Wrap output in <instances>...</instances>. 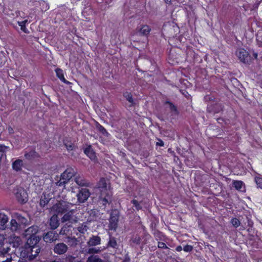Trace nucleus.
Wrapping results in <instances>:
<instances>
[{
  "label": "nucleus",
  "mask_w": 262,
  "mask_h": 262,
  "mask_svg": "<svg viewBox=\"0 0 262 262\" xmlns=\"http://www.w3.org/2000/svg\"><path fill=\"white\" fill-rule=\"evenodd\" d=\"M20 257L18 262H31L40 252L39 246L28 248H20Z\"/></svg>",
  "instance_id": "nucleus-1"
},
{
  "label": "nucleus",
  "mask_w": 262,
  "mask_h": 262,
  "mask_svg": "<svg viewBox=\"0 0 262 262\" xmlns=\"http://www.w3.org/2000/svg\"><path fill=\"white\" fill-rule=\"evenodd\" d=\"M73 206L72 203L65 201H59L51 208V211L57 214H62L70 210Z\"/></svg>",
  "instance_id": "nucleus-2"
},
{
  "label": "nucleus",
  "mask_w": 262,
  "mask_h": 262,
  "mask_svg": "<svg viewBox=\"0 0 262 262\" xmlns=\"http://www.w3.org/2000/svg\"><path fill=\"white\" fill-rule=\"evenodd\" d=\"M120 213L118 210H112L108 219V227L109 230L115 231L118 228Z\"/></svg>",
  "instance_id": "nucleus-3"
},
{
  "label": "nucleus",
  "mask_w": 262,
  "mask_h": 262,
  "mask_svg": "<svg viewBox=\"0 0 262 262\" xmlns=\"http://www.w3.org/2000/svg\"><path fill=\"white\" fill-rule=\"evenodd\" d=\"M13 192L17 200L20 203L24 204L28 201V193L24 188L16 187L14 189Z\"/></svg>",
  "instance_id": "nucleus-4"
},
{
  "label": "nucleus",
  "mask_w": 262,
  "mask_h": 262,
  "mask_svg": "<svg viewBox=\"0 0 262 262\" xmlns=\"http://www.w3.org/2000/svg\"><path fill=\"white\" fill-rule=\"evenodd\" d=\"M236 55L241 61L245 63H249L251 58L249 53L244 49H239L236 52Z\"/></svg>",
  "instance_id": "nucleus-5"
},
{
  "label": "nucleus",
  "mask_w": 262,
  "mask_h": 262,
  "mask_svg": "<svg viewBox=\"0 0 262 262\" xmlns=\"http://www.w3.org/2000/svg\"><path fill=\"white\" fill-rule=\"evenodd\" d=\"M69 249L68 245L63 243H58L55 245L53 250L54 253L57 255H63L66 254Z\"/></svg>",
  "instance_id": "nucleus-6"
},
{
  "label": "nucleus",
  "mask_w": 262,
  "mask_h": 262,
  "mask_svg": "<svg viewBox=\"0 0 262 262\" xmlns=\"http://www.w3.org/2000/svg\"><path fill=\"white\" fill-rule=\"evenodd\" d=\"M61 221L62 223L69 222L71 224L77 222L76 217L74 215V210L71 208L70 210L66 212L61 217Z\"/></svg>",
  "instance_id": "nucleus-7"
},
{
  "label": "nucleus",
  "mask_w": 262,
  "mask_h": 262,
  "mask_svg": "<svg viewBox=\"0 0 262 262\" xmlns=\"http://www.w3.org/2000/svg\"><path fill=\"white\" fill-rule=\"evenodd\" d=\"M90 195V192L89 189L86 188H81L77 194V200L80 203L86 201Z\"/></svg>",
  "instance_id": "nucleus-8"
},
{
  "label": "nucleus",
  "mask_w": 262,
  "mask_h": 262,
  "mask_svg": "<svg viewBox=\"0 0 262 262\" xmlns=\"http://www.w3.org/2000/svg\"><path fill=\"white\" fill-rule=\"evenodd\" d=\"M10 250V249L8 247L6 248H3V249H0V257L3 259L1 262L12 261V256L9 253Z\"/></svg>",
  "instance_id": "nucleus-9"
},
{
  "label": "nucleus",
  "mask_w": 262,
  "mask_h": 262,
  "mask_svg": "<svg viewBox=\"0 0 262 262\" xmlns=\"http://www.w3.org/2000/svg\"><path fill=\"white\" fill-rule=\"evenodd\" d=\"M40 240V238L38 236H32L28 237L27 242L24 247L21 248H28L33 247L34 246H38V243Z\"/></svg>",
  "instance_id": "nucleus-10"
},
{
  "label": "nucleus",
  "mask_w": 262,
  "mask_h": 262,
  "mask_svg": "<svg viewBox=\"0 0 262 262\" xmlns=\"http://www.w3.org/2000/svg\"><path fill=\"white\" fill-rule=\"evenodd\" d=\"M98 188L101 191V197H102L106 192H111L110 190L107 188L106 180L104 178H102L98 183Z\"/></svg>",
  "instance_id": "nucleus-11"
},
{
  "label": "nucleus",
  "mask_w": 262,
  "mask_h": 262,
  "mask_svg": "<svg viewBox=\"0 0 262 262\" xmlns=\"http://www.w3.org/2000/svg\"><path fill=\"white\" fill-rule=\"evenodd\" d=\"M66 174H64L62 173L60 175V177H56L55 178V180L56 182L55 184L57 186L60 187H64L66 184H67L69 181L70 180L67 176H66Z\"/></svg>",
  "instance_id": "nucleus-12"
},
{
  "label": "nucleus",
  "mask_w": 262,
  "mask_h": 262,
  "mask_svg": "<svg viewBox=\"0 0 262 262\" xmlns=\"http://www.w3.org/2000/svg\"><path fill=\"white\" fill-rule=\"evenodd\" d=\"M58 238V234L53 231H49L46 233L43 237V239L46 243H52L56 241Z\"/></svg>",
  "instance_id": "nucleus-13"
},
{
  "label": "nucleus",
  "mask_w": 262,
  "mask_h": 262,
  "mask_svg": "<svg viewBox=\"0 0 262 262\" xmlns=\"http://www.w3.org/2000/svg\"><path fill=\"white\" fill-rule=\"evenodd\" d=\"M101 238L98 235H92L90 237L87 242V245L89 247H94L99 245L101 244Z\"/></svg>",
  "instance_id": "nucleus-14"
},
{
  "label": "nucleus",
  "mask_w": 262,
  "mask_h": 262,
  "mask_svg": "<svg viewBox=\"0 0 262 262\" xmlns=\"http://www.w3.org/2000/svg\"><path fill=\"white\" fill-rule=\"evenodd\" d=\"M75 182L79 186H89L90 185V183L79 174L75 176Z\"/></svg>",
  "instance_id": "nucleus-15"
},
{
  "label": "nucleus",
  "mask_w": 262,
  "mask_h": 262,
  "mask_svg": "<svg viewBox=\"0 0 262 262\" xmlns=\"http://www.w3.org/2000/svg\"><path fill=\"white\" fill-rule=\"evenodd\" d=\"M9 228L12 232H17L21 229V224L16 219H12L10 222Z\"/></svg>",
  "instance_id": "nucleus-16"
},
{
  "label": "nucleus",
  "mask_w": 262,
  "mask_h": 262,
  "mask_svg": "<svg viewBox=\"0 0 262 262\" xmlns=\"http://www.w3.org/2000/svg\"><path fill=\"white\" fill-rule=\"evenodd\" d=\"M24 166L23 161L19 159L15 160L12 163V167L13 170L16 172L20 171Z\"/></svg>",
  "instance_id": "nucleus-17"
},
{
  "label": "nucleus",
  "mask_w": 262,
  "mask_h": 262,
  "mask_svg": "<svg viewBox=\"0 0 262 262\" xmlns=\"http://www.w3.org/2000/svg\"><path fill=\"white\" fill-rule=\"evenodd\" d=\"M49 224L52 229H55L59 226V220L57 214H54L51 216Z\"/></svg>",
  "instance_id": "nucleus-18"
},
{
  "label": "nucleus",
  "mask_w": 262,
  "mask_h": 262,
  "mask_svg": "<svg viewBox=\"0 0 262 262\" xmlns=\"http://www.w3.org/2000/svg\"><path fill=\"white\" fill-rule=\"evenodd\" d=\"M8 221V217L4 213L0 211V230L6 229Z\"/></svg>",
  "instance_id": "nucleus-19"
},
{
  "label": "nucleus",
  "mask_w": 262,
  "mask_h": 262,
  "mask_svg": "<svg viewBox=\"0 0 262 262\" xmlns=\"http://www.w3.org/2000/svg\"><path fill=\"white\" fill-rule=\"evenodd\" d=\"M38 228L36 226H32L25 231V235L31 237L32 236H36V234L38 232Z\"/></svg>",
  "instance_id": "nucleus-20"
},
{
  "label": "nucleus",
  "mask_w": 262,
  "mask_h": 262,
  "mask_svg": "<svg viewBox=\"0 0 262 262\" xmlns=\"http://www.w3.org/2000/svg\"><path fill=\"white\" fill-rule=\"evenodd\" d=\"M10 243L13 247H18L22 244L23 242L19 236L13 235L10 237Z\"/></svg>",
  "instance_id": "nucleus-21"
},
{
  "label": "nucleus",
  "mask_w": 262,
  "mask_h": 262,
  "mask_svg": "<svg viewBox=\"0 0 262 262\" xmlns=\"http://www.w3.org/2000/svg\"><path fill=\"white\" fill-rule=\"evenodd\" d=\"M64 174H66V176L69 178L70 180L73 177H75L76 175V171L75 169L72 167H69L66 169V170L63 172Z\"/></svg>",
  "instance_id": "nucleus-22"
},
{
  "label": "nucleus",
  "mask_w": 262,
  "mask_h": 262,
  "mask_svg": "<svg viewBox=\"0 0 262 262\" xmlns=\"http://www.w3.org/2000/svg\"><path fill=\"white\" fill-rule=\"evenodd\" d=\"M56 75L60 79L61 81L66 84H69L70 82L67 81L64 77L63 71L60 69H56L55 70Z\"/></svg>",
  "instance_id": "nucleus-23"
},
{
  "label": "nucleus",
  "mask_w": 262,
  "mask_h": 262,
  "mask_svg": "<svg viewBox=\"0 0 262 262\" xmlns=\"http://www.w3.org/2000/svg\"><path fill=\"white\" fill-rule=\"evenodd\" d=\"M24 157L26 159L31 160L37 157V154L34 150H31L29 152H26Z\"/></svg>",
  "instance_id": "nucleus-24"
},
{
  "label": "nucleus",
  "mask_w": 262,
  "mask_h": 262,
  "mask_svg": "<svg viewBox=\"0 0 262 262\" xmlns=\"http://www.w3.org/2000/svg\"><path fill=\"white\" fill-rule=\"evenodd\" d=\"M84 153L91 159H95L96 156L95 152L91 148V146H90L88 148L84 149Z\"/></svg>",
  "instance_id": "nucleus-25"
},
{
  "label": "nucleus",
  "mask_w": 262,
  "mask_h": 262,
  "mask_svg": "<svg viewBox=\"0 0 262 262\" xmlns=\"http://www.w3.org/2000/svg\"><path fill=\"white\" fill-rule=\"evenodd\" d=\"M233 185L234 187H235V188L236 190H237L238 191H243V188L244 183L242 181H234L233 182Z\"/></svg>",
  "instance_id": "nucleus-26"
},
{
  "label": "nucleus",
  "mask_w": 262,
  "mask_h": 262,
  "mask_svg": "<svg viewBox=\"0 0 262 262\" xmlns=\"http://www.w3.org/2000/svg\"><path fill=\"white\" fill-rule=\"evenodd\" d=\"M50 200L49 196H47L45 194L41 196L40 200V205L41 207H45V205L48 204Z\"/></svg>",
  "instance_id": "nucleus-27"
},
{
  "label": "nucleus",
  "mask_w": 262,
  "mask_h": 262,
  "mask_svg": "<svg viewBox=\"0 0 262 262\" xmlns=\"http://www.w3.org/2000/svg\"><path fill=\"white\" fill-rule=\"evenodd\" d=\"M78 241L75 237L68 236L67 243L72 247H75L77 245Z\"/></svg>",
  "instance_id": "nucleus-28"
},
{
  "label": "nucleus",
  "mask_w": 262,
  "mask_h": 262,
  "mask_svg": "<svg viewBox=\"0 0 262 262\" xmlns=\"http://www.w3.org/2000/svg\"><path fill=\"white\" fill-rule=\"evenodd\" d=\"M118 246L116 238L114 237L110 236V239L108 242L107 247H110L113 248H117Z\"/></svg>",
  "instance_id": "nucleus-29"
},
{
  "label": "nucleus",
  "mask_w": 262,
  "mask_h": 262,
  "mask_svg": "<svg viewBox=\"0 0 262 262\" xmlns=\"http://www.w3.org/2000/svg\"><path fill=\"white\" fill-rule=\"evenodd\" d=\"M87 262H103V260L97 255H92L89 256L87 259Z\"/></svg>",
  "instance_id": "nucleus-30"
},
{
  "label": "nucleus",
  "mask_w": 262,
  "mask_h": 262,
  "mask_svg": "<svg viewBox=\"0 0 262 262\" xmlns=\"http://www.w3.org/2000/svg\"><path fill=\"white\" fill-rule=\"evenodd\" d=\"M111 192H107L104 194V195L102 197L103 198L102 201L103 205L108 203L111 201Z\"/></svg>",
  "instance_id": "nucleus-31"
},
{
  "label": "nucleus",
  "mask_w": 262,
  "mask_h": 262,
  "mask_svg": "<svg viewBox=\"0 0 262 262\" xmlns=\"http://www.w3.org/2000/svg\"><path fill=\"white\" fill-rule=\"evenodd\" d=\"M102 250L100 248H90L88 250V253L97 254L100 253Z\"/></svg>",
  "instance_id": "nucleus-32"
},
{
  "label": "nucleus",
  "mask_w": 262,
  "mask_h": 262,
  "mask_svg": "<svg viewBox=\"0 0 262 262\" xmlns=\"http://www.w3.org/2000/svg\"><path fill=\"white\" fill-rule=\"evenodd\" d=\"M150 29L149 27L148 26H143L140 29V32L143 35H147L149 33Z\"/></svg>",
  "instance_id": "nucleus-33"
},
{
  "label": "nucleus",
  "mask_w": 262,
  "mask_h": 262,
  "mask_svg": "<svg viewBox=\"0 0 262 262\" xmlns=\"http://www.w3.org/2000/svg\"><path fill=\"white\" fill-rule=\"evenodd\" d=\"M27 21H28L27 20H23L21 21L18 22L19 26L20 27L21 30L25 33L28 32L27 29L25 27V25H26V23H27Z\"/></svg>",
  "instance_id": "nucleus-34"
},
{
  "label": "nucleus",
  "mask_w": 262,
  "mask_h": 262,
  "mask_svg": "<svg viewBox=\"0 0 262 262\" xmlns=\"http://www.w3.org/2000/svg\"><path fill=\"white\" fill-rule=\"evenodd\" d=\"M16 220L17 221L18 223H20V224H21V228L22 226L25 225L27 222V220L25 217H23L20 215L17 216Z\"/></svg>",
  "instance_id": "nucleus-35"
},
{
  "label": "nucleus",
  "mask_w": 262,
  "mask_h": 262,
  "mask_svg": "<svg viewBox=\"0 0 262 262\" xmlns=\"http://www.w3.org/2000/svg\"><path fill=\"white\" fill-rule=\"evenodd\" d=\"M88 227L85 224H82L77 227L78 231L81 233H84L88 230Z\"/></svg>",
  "instance_id": "nucleus-36"
},
{
  "label": "nucleus",
  "mask_w": 262,
  "mask_h": 262,
  "mask_svg": "<svg viewBox=\"0 0 262 262\" xmlns=\"http://www.w3.org/2000/svg\"><path fill=\"white\" fill-rule=\"evenodd\" d=\"M124 96L125 97L126 100L132 104L134 103V100L132 97V95L130 93H126L124 94Z\"/></svg>",
  "instance_id": "nucleus-37"
},
{
  "label": "nucleus",
  "mask_w": 262,
  "mask_h": 262,
  "mask_svg": "<svg viewBox=\"0 0 262 262\" xmlns=\"http://www.w3.org/2000/svg\"><path fill=\"white\" fill-rule=\"evenodd\" d=\"M132 203L133 204L134 206L136 208L137 210H139L142 208L141 206L138 201L136 200H133L132 201Z\"/></svg>",
  "instance_id": "nucleus-38"
},
{
  "label": "nucleus",
  "mask_w": 262,
  "mask_h": 262,
  "mask_svg": "<svg viewBox=\"0 0 262 262\" xmlns=\"http://www.w3.org/2000/svg\"><path fill=\"white\" fill-rule=\"evenodd\" d=\"M69 226H63L60 230L59 234L60 235H66L68 234L69 232Z\"/></svg>",
  "instance_id": "nucleus-39"
},
{
  "label": "nucleus",
  "mask_w": 262,
  "mask_h": 262,
  "mask_svg": "<svg viewBox=\"0 0 262 262\" xmlns=\"http://www.w3.org/2000/svg\"><path fill=\"white\" fill-rule=\"evenodd\" d=\"M76 257L72 255H68L66 257L65 262H75Z\"/></svg>",
  "instance_id": "nucleus-40"
},
{
  "label": "nucleus",
  "mask_w": 262,
  "mask_h": 262,
  "mask_svg": "<svg viewBox=\"0 0 262 262\" xmlns=\"http://www.w3.org/2000/svg\"><path fill=\"white\" fill-rule=\"evenodd\" d=\"M231 223L235 227H238L240 225V222L236 218L232 219L231 220Z\"/></svg>",
  "instance_id": "nucleus-41"
},
{
  "label": "nucleus",
  "mask_w": 262,
  "mask_h": 262,
  "mask_svg": "<svg viewBox=\"0 0 262 262\" xmlns=\"http://www.w3.org/2000/svg\"><path fill=\"white\" fill-rule=\"evenodd\" d=\"M255 181L257 186L262 189V178L259 177H256Z\"/></svg>",
  "instance_id": "nucleus-42"
},
{
  "label": "nucleus",
  "mask_w": 262,
  "mask_h": 262,
  "mask_svg": "<svg viewBox=\"0 0 262 262\" xmlns=\"http://www.w3.org/2000/svg\"><path fill=\"white\" fill-rule=\"evenodd\" d=\"M165 104H168L169 107L171 111L177 112V107L172 103L169 101H166Z\"/></svg>",
  "instance_id": "nucleus-43"
},
{
  "label": "nucleus",
  "mask_w": 262,
  "mask_h": 262,
  "mask_svg": "<svg viewBox=\"0 0 262 262\" xmlns=\"http://www.w3.org/2000/svg\"><path fill=\"white\" fill-rule=\"evenodd\" d=\"M98 128L99 130L102 133L103 135H107L108 134L106 130L103 127L102 125L99 124L98 126Z\"/></svg>",
  "instance_id": "nucleus-44"
},
{
  "label": "nucleus",
  "mask_w": 262,
  "mask_h": 262,
  "mask_svg": "<svg viewBox=\"0 0 262 262\" xmlns=\"http://www.w3.org/2000/svg\"><path fill=\"white\" fill-rule=\"evenodd\" d=\"M193 247L189 245H186L183 248L184 251L187 252L191 251Z\"/></svg>",
  "instance_id": "nucleus-45"
},
{
  "label": "nucleus",
  "mask_w": 262,
  "mask_h": 262,
  "mask_svg": "<svg viewBox=\"0 0 262 262\" xmlns=\"http://www.w3.org/2000/svg\"><path fill=\"white\" fill-rule=\"evenodd\" d=\"M65 146L69 151L72 150L74 147V145L72 143H65Z\"/></svg>",
  "instance_id": "nucleus-46"
},
{
  "label": "nucleus",
  "mask_w": 262,
  "mask_h": 262,
  "mask_svg": "<svg viewBox=\"0 0 262 262\" xmlns=\"http://www.w3.org/2000/svg\"><path fill=\"white\" fill-rule=\"evenodd\" d=\"M158 247V248L161 249H168V247H167L166 244L163 242H159Z\"/></svg>",
  "instance_id": "nucleus-47"
},
{
  "label": "nucleus",
  "mask_w": 262,
  "mask_h": 262,
  "mask_svg": "<svg viewBox=\"0 0 262 262\" xmlns=\"http://www.w3.org/2000/svg\"><path fill=\"white\" fill-rule=\"evenodd\" d=\"M133 242L136 244H139L141 242V238L139 236H136L133 238Z\"/></svg>",
  "instance_id": "nucleus-48"
},
{
  "label": "nucleus",
  "mask_w": 262,
  "mask_h": 262,
  "mask_svg": "<svg viewBox=\"0 0 262 262\" xmlns=\"http://www.w3.org/2000/svg\"><path fill=\"white\" fill-rule=\"evenodd\" d=\"M9 147L3 144H0V152H5Z\"/></svg>",
  "instance_id": "nucleus-49"
},
{
  "label": "nucleus",
  "mask_w": 262,
  "mask_h": 262,
  "mask_svg": "<svg viewBox=\"0 0 262 262\" xmlns=\"http://www.w3.org/2000/svg\"><path fill=\"white\" fill-rule=\"evenodd\" d=\"M5 238L4 235L0 234V249H2L1 248V247L2 245L3 244L4 241L5 240Z\"/></svg>",
  "instance_id": "nucleus-50"
},
{
  "label": "nucleus",
  "mask_w": 262,
  "mask_h": 262,
  "mask_svg": "<svg viewBox=\"0 0 262 262\" xmlns=\"http://www.w3.org/2000/svg\"><path fill=\"white\" fill-rule=\"evenodd\" d=\"M156 145L160 146H163L164 142L162 140L158 139V141L157 142Z\"/></svg>",
  "instance_id": "nucleus-51"
},
{
  "label": "nucleus",
  "mask_w": 262,
  "mask_h": 262,
  "mask_svg": "<svg viewBox=\"0 0 262 262\" xmlns=\"http://www.w3.org/2000/svg\"><path fill=\"white\" fill-rule=\"evenodd\" d=\"M8 130L10 134H13L14 133L13 128L11 126L8 127Z\"/></svg>",
  "instance_id": "nucleus-52"
},
{
  "label": "nucleus",
  "mask_w": 262,
  "mask_h": 262,
  "mask_svg": "<svg viewBox=\"0 0 262 262\" xmlns=\"http://www.w3.org/2000/svg\"><path fill=\"white\" fill-rule=\"evenodd\" d=\"M176 250L178 252H180L182 250V247L181 246H178L176 247Z\"/></svg>",
  "instance_id": "nucleus-53"
},
{
  "label": "nucleus",
  "mask_w": 262,
  "mask_h": 262,
  "mask_svg": "<svg viewBox=\"0 0 262 262\" xmlns=\"http://www.w3.org/2000/svg\"><path fill=\"white\" fill-rule=\"evenodd\" d=\"M253 55L255 59H256L257 58V54L256 53H253Z\"/></svg>",
  "instance_id": "nucleus-54"
},
{
  "label": "nucleus",
  "mask_w": 262,
  "mask_h": 262,
  "mask_svg": "<svg viewBox=\"0 0 262 262\" xmlns=\"http://www.w3.org/2000/svg\"><path fill=\"white\" fill-rule=\"evenodd\" d=\"M171 0H164L166 3L167 4H170Z\"/></svg>",
  "instance_id": "nucleus-55"
},
{
  "label": "nucleus",
  "mask_w": 262,
  "mask_h": 262,
  "mask_svg": "<svg viewBox=\"0 0 262 262\" xmlns=\"http://www.w3.org/2000/svg\"><path fill=\"white\" fill-rule=\"evenodd\" d=\"M51 262H61L60 260H54L51 261Z\"/></svg>",
  "instance_id": "nucleus-56"
},
{
  "label": "nucleus",
  "mask_w": 262,
  "mask_h": 262,
  "mask_svg": "<svg viewBox=\"0 0 262 262\" xmlns=\"http://www.w3.org/2000/svg\"><path fill=\"white\" fill-rule=\"evenodd\" d=\"M75 262H82L81 260L76 259Z\"/></svg>",
  "instance_id": "nucleus-57"
},
{
  "label": "nucleus",
  "mask_w": 262,
  "mask_h": 262,
  "mask_svg": "<svg viewBox=\"0 0 262 262\" xmlns=\"http://www.w3.org/2000/svg\"><path fill=\"white\" fill-rule=\"evenodd\" d=\"M259 46H262V41L259 43Z\"/></svg>",
  "instance_id": "nucleus-58"
}]
</instances>
